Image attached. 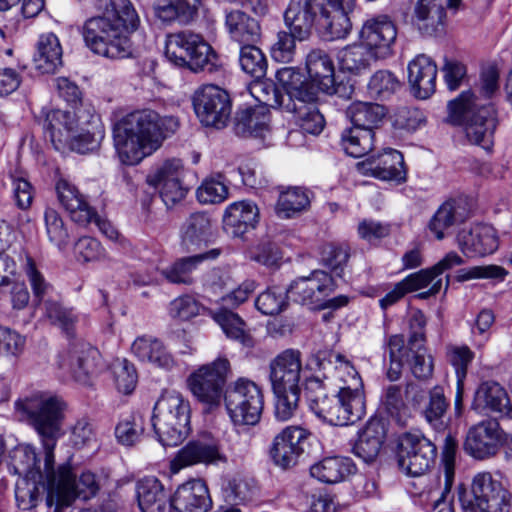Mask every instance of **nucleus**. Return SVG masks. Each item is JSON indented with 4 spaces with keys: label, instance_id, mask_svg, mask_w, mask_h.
Masks as SVG:
<instances>
[{
    "label": "nucleus",
    "instance_id": "nucleus-39",
    "mask_svg": "<svg viewBox=\"0 0 512 512\" xmlns=\"http://www.w3.org/2000/svg\"><path fill=\"white\" fill-rule=\"evenodd\" d=\"M212 319L221 327L227 338L241 343L245 347H253L254 340L247 331L245 321L234 311L223 305L209 311Z\"/></svg>",
    "mask_w": 512,
    "mask_h": 512
},
{
    "label": "nucleus",
    "instance_id": "nucleus-33",
    "mask_svg": "<svg viewBox=\"0 0 512 512\" xmlns=\"http://www.w3.org/2000/svg\"><path fill=\"white\" fill-rule=\"evenodd\" d=\"M386 432L382 420L370 419L359 433V437L353 446L354 454L364 462H373L381 450Z\"/></svg>",
    "mask_w": 512,
    "mask_h": 512
},
{
    "label": "nucleus",
    "instance_id": "nucleus-24",
    "mask_svg": "<svg viewBox=\"0 0 512 512\" xmlns=\"http://www.w3.org/2000/svg\"><path fill=\"white\" fill-rule=\"evenodd\" d=\"M461 251L468 257H484L498 248V238L490 225L477 224L462 229L457 236Z\"/></svg>",
    "mask_w": 512,
    "mask_h": 512
},
{
    "label": "nucleus",
    "instance_id": "nucleus-58",
    "mask_svg": "<svg viewBox=\"0 0 512 512\" xmlns=\"http://www.w3.org/2000/svg\"><path fill=\"white\" fill-rule=\"evenodd\" d=\"M45 449V447L43 446ZM15 461H19L16 470L19 474L24 475L30 480L38 479V482L46 481L45 465L43 469L40 467V461L34 448L27 446L17 450L14 454Z\"/></svg>",
    "mask_w": 512,
    "mask_h": 512
},
{
    "label": "nucleus",
    "instance_id": "nucleus-57",
    "mask_svg": "<svg viewBox=\"0 0 512 512\" xmlns=\"http://www.w3.org/2000/svg\"><path fill=\"white\" fill-rule=\"evenodd\" d=\"M400 87L401 83L398 78L388 70L375 72L367 85L370 96L380 100L390 98Z\"/></svg>",
    "mask_w": 512,
    "mask_h": 512
},
{
    "label": "nucleus",
    "instance_id": "nucleus-41",
    "mask_svg": "<svg viewBox=\"0 0 512 512\" xmlns=\"http://www.w3.org/2000/svg\"><path fill=\"white\" fill-rule=\"evenodd\" d=\"M306 69L311 80L310 86L317 89H328L332 87V80L335 76L334 63L331 57L322 49L310 51L306 57Z\"/></svg>",
    "mask_w": 512,
    "mask_h": 512
},
{
    "label": "nucleus",
    "instance_id": "nucleus-6",
    "mask_svg": "<svg viewBox=\"0 0 512 512\" xmlns=\"http://www.w3.org/2000/svg\"><path fill=\"white\" fill-rule=\"evenodd\" d=\"M151 422L163 446H177L190 432V405L180 393L166 392L155 403Z\"/></svg>",
    "mask_w": 512,
    "mask_h": 512
},
{
    "label": "nucleus",
    "instance_id": "nucleus-9",
    "mask_svg": "<svg viewBox=\"0 0 512 512\" xmlns=\"http://www.w3.org/2000/svg\"><path fill=\"white\" fill-rule=\"evenodd\" d=\"M228 414L235 424L255 425L260 421L264 407L261 388L252 380L239 378L224 391Z\"/></svg>",
    "mask_w": 512,
    "mask_h": 512
},
{
    "label": "nucleus",
    "instance_id": "nucleus-40",
    "mask_svg": "<svg viewBox=\"0 0 512 512\" xmlns=\"http://www.w3.org/2000/svg\"><path fill=\"white\" fill-rule=\"evenodd\" d=\"M355 465L348 457H325L310 467L313 478L326 484H336L344 481L353 473Z\"/></svg>",
    "mask_w": 512,
    "mask_h": 512
},
{
    "label": "nucleus",
    "instance_id": "nucleus-43",
    "mask_svg": "<svg viewBox=\"0 0 512 512\" xmlns=\"http://www.w3.org/2000/svg\"><path fill=\"white\" fill-rule=\"evenodd\" d=\"M450 401L443 386L436 385L428 391L427 401L421 414L425 421L436 431H444L447 427V412Z\"/></svg>",
    "mask_w": 512,
    "mask_h": 512
},
{
    "label": "nucleus",
    "instance_id": "nucleus-5",
    "mask_svg": "<svg viewBox=\"0 0 512 512\" xmlns=\"http://www.w3.org/2000/svg\"><path fill=\"white\" fill-rule=\"evenodd\" d=\"M301 371L302 353L298 349H286L269 363V379L277 398L275 414L282 421L288 420L298 406Z\"/></svg>",
    "mask_w": 512,
    "mask_h": 512
},
{
    "label": "nucleus",
    "instance_id": "nucleus-11",
    "mask_svg": "<svg viewBox=\"0 0 512 512\" xmlns=\"http://www.w3.org/2000/svg\"><path fill=\"white\" fill-rule=\"evenodd\" d=\"M436 455V445L421 434L405 433L399 438L397 463L408 476L424 475L433 466Z\"/></svg>",
    "mask_w": 512,
    "mask_h": 512
},
{
    "label": "nucleus",
    "instance_id": "nucleus-42",
    "mask_svg": "<svg viewBox=\"0 0 512 512\" xmlns=\"http://www.w3.org/2000/svg\"><path fill=\"white\" fill-rule=\"evenodd\" d=\"M474 403L478 408L487 409L502 416H509L512 412V405L505 389L493 381L483 382L478 387Z\"/></svg>",
    "mask_w": 512,
    "mask_h": 512
},
{
    "label": "nucleus",
    "instance_id": "nucleus-14",
    "mask_svg": "<svg viewBox=\"0 0 512 512\" xmlns=\"http://www.w3.org/2000/svg\"><path fill=\"white\" fill-rule=\"evenodd\" d=\"M322 421L333 426L354 424L365 415L364 396L351 395L339 390L327 396L313 412Z\"/></svg>",
    "mask_w": 512,
    "mask_h": 512
},
{
    "label": "nucleus",
    "instance_id": "nucleus-35",
    "mask_svg": "<svg viewBox=\"0 0 512 512\" xmlns=\"http://www.w3.org/2000/svg\"><path fill=\"white\" fill-rule=\"evenodd\" d=\"M200 4L201 0H156L153 10L163 23L178 22L186 25L197 17Z\"/></svg>",
    "mask_w": 512,
    "mask_h": 512
},
{
    "label": "nucleus",
    "instance_id": "nucleus-23",
    "mask_svg": "<svg viewBox=\"0 0 512 512\" xmlns=\"http://www.w3.org/2000/svg\"><path fill=\"white\" fill-rule=\"evenodd\" d=\"M170 507L176 512H208L212 500L207 485L200 479L179 485L170 497Z\"/></svg>",
    "mask_w": 512,
    "mask_h": 512
},
{
    "label": "nucleus",
    "instance_id": "nucleus-30",
    "mask_svg": "<svg viewBox=\"0 0 512 512\" xmlns=\"http://www.w3.org/2000/svg\"><path fill=\"white\" fill-rule=\"evenodd\" d=\"M446 10L440 0H418L414 7L413 25L423 36H437L444 29Z\"/></svg>",
    "mask_w": 512,
    "mask_h": 512
},
{
    "label": "nucleus",
    "instance_id": "nucleus-16",
    "mask_svg": "<svg viewBox=\"0 0 512 512\" xmlns=\"http://www.w3.org/2000/svg\"><path fill=\"white\" fill-rule=\"evenodd\" d=\"M426 323V317L421 310H417L412 314L409 320L410 336L408 344L405 346L406 359L409 360V356L411 355V372L420 380L428 379L433 373L432 358L426 355L425 348Z\"/></svg>",
    "mask_w": 512,
    "mask_h": 512
},
{
    "label": "nucleus",
    "instance_id": "nucleus-64",
    "mask_svg": "<svg viewBox=\"0 0 512 512\" xmlns=\"http://www.w3.org/2000/svg\"><path fill=\"white\" fill-rule=\"evenodd\" d=\"M183 165L179 159H170L165 161L153 173L147 176V182L153 187L163 185V183H171L172 181L182 180Z\"/></svg>",
    "mask_w": 512,
    "mask_h": 512
},
{
    "label": "nucleus",
    "instance_id": "nucleus-38",
    "mask_svg": "<svg viewBox=\"0 0 512 512\" xmlns=\"http://www.w3.org/2000/svg\"><path fill=\"white\" fill-rule=\"evenodd\" d=\"M276 79L284 88L289 103L297 100L299 103L317 100V89L304 80L303 74L293 67H283L276 72Z\"/></svg>",
    "mask_w": 512,
    "mask_h": 512
},
{
    "label": "nucleus",
    "instance_id": "nucleus-31",
    "mask_svg": "<svg viewBox=\"0 0 512 512\" xmlns=\"http://www.w3.org/2000/svg\"><path fill=\"white\" fill-rule=\"evenodd\" d=\"M78 126L75 112L60 109L50 110L46 114L44 129L57 151L64 152L68 141Z\"/></svg>",
    "mask_w": 512,
    "mask_h": 512
},
{
    "label": "nucleus",
    "instance_id": "nucleus-36",
    "mask_svg": "<svg viewBox=\"0 0 512 512\" xmlns=\"http://www.w3.org/2000/svg\"><path fill=\"white\" fill-rule=\"evenodd\" d=\"M222 250L213 248L205 253L183 257L161 271L163 277L172 284L191 285L194 282L192 276L194 270L204 260H214L220 256Z\"/></svg>",
    "mask_w": 512,
    "mask_h": 512
},
{
    "label": "nucleus",
    "instance_id": "nucleus-34",
    "mask_svg": "<svg viewBox=\"0 0 512 512\" xmlns=\"http://www.w3.org/2000/svg\"><path fill=\"white\" fill-rule=\"evenodd\" d=\"M225 27L230 38L241 46L256 43L261 35L259 22L239 9L226 11Z\"/></svg>",
    "mask_w": 512,
    "mask_h": 512
},
{
    "label": "nucleus",
    "instance_id": "nucleus-17",
    "mask_svg": "<svg viewBox=\"0 0 512 512\" xmlns=\"http://www.w3.org/2000/svg\"><path fill=\"white\" fill-rule=\"evenodd\" d=\"M397 29L387 15H377L367 19L360 30L359 38L374 55L375 59H385L392 54Z\"/></svg>",
    "mask_w": 512,
    "mask_h": 512
},
{
    "label": "nucleus",
    "instance_id": "nucleus-8",
    "mask_svg": "<svg viewBox=\"0 0 512 512\" xmlns=\"http://www.w3.org/2000/svg\"><path fill=\"white\" fill-rule=\"evenodd\" d=\"M458 499L463 512H510L512 506L510 492L489 472L476 474L469 489L459 486Z\"/></svg>",
    "mask_w": 512,
    "mask_h": 512
},
{
    "label": "nucleus",
    "instance_id": "nucleus-61",
    "mask_svg": "<svg viewBox=\"0 0 512 512\" xmlns=\"http://www.w3.org/2000/svg\"><path fill=\"white\" fill-rule=\"evenodd\" d=\"M386 351L389 355L387 377L390 381H397L402 374L403 360L406 359L404 336L401 334L390 336L386 343Z\"/></svg>",
    "mask_w": 512,
    "mask_h": 512
},
{
    "label": "nucleus",
    "instance_id": "nucleus-47",
    "mask_svg": "<svg viewBox=\"0 0 512 512\" xmlns=\"http://www.w3.org/2000/svg\"><path fill=\"white\" fill-rule=\"evenodd\" d=\"M105 130L99 122L98 117L92 116L87 127L77 126L73 137L68 141L66 150H71L79 154H87L99 149L101 141L104 139Z\"/></svg>",
    "mask_w": 512,
    "mask_h": 512
},
{
    "label": "nucleus",
    "instance_id": "nucleus-10",
    "mask_svg": "<svg viewBox=\"0 0 512 512\" xmlns=\"http://www.w3.org/2000/svg\"><path fill=\"white\" fill-rule=\"evenodd\" d=\"M230 372V363L226 358H218L212 363L202 365L187 379V385L193 396L208 409L216 408L224 399V385Z\"/></svg>",
    "mask_w": 512,
    "mask_h": 512
},
{
    "label": "nucleus",
    "instance_id": "nucleus-49",
    "mask_svg": "<svg viewBox=\"0 0 512 512\" xmlns=\"http://www.w3.org/2000/svg\"><path fill=\"white\" fill-rule=\"evenodd\" d=\"M385 114L386 109L384 106L362 101L351 103L346 110V115L350 119L352 126L372 130V132L378 128Z\"/></svg>",
    "mask_w": 512,
    "mask_h": 512
},
{
    "label": "nucleus",
    "instance_id": "nucleus-56",
    "mask_svg": "<svg viewBox=\"0 0 512 512\" xmlns=\"http://www.w3.org/2000/svg\"><path fill=\"white\" fill-rule=\"evenodd\" d=\"M144 416L140 412L124 415L115 428V436L119 443L132 446L144 433Z\"/></svg>",
    "mask_w": 512,
    "mask_h": 512
},
{
    "label": "nucleus",
    "instance_id": "nucleus-59",
    "mask_svg": "<svg viewBox=\"0 0 512 512\" xmlns=\"http://www.w3.org/2000/svg\"><path fill=\"white\" fill-rule=\"evenodd\" d=\"M46 315L55 326L62 329L67 335H72L76 324L78 323V315L73 309L64 307L61 303L54 300H45Z\"/></svg>",
    "mask_w": 512,
    "mask_h": 512
},
{
    "label": "nucleus",
    "instance_id": "nucleus-25",
    "mask_svg": "<svg viewBox=\"0 0 512 512\" xmlns=\"http://www.w3.org/2000/svg\"><path fill=\"white\" fill-rule=\"evenodd\" d=\"M318 28L327 40L343 39L352 29V23L343 6V0H324Z\"/></svg>",
    "mask_w": 512,
    "mask_h": 512
},
{
    "label": "nucleus",
    "instance_id": "nucleus-2",
    "mask_svg": "<svg viewBox=\"0 0 512 512\" xmlns=\"http://www.w3.org/2000/svg\"><path fill=\"white\" fill-rule=\"evenodd\" d=\"M102 14L88 18L81 34L85 45L95 54L123 59L131 54L130 34L139 25V17L130 0H97Z\"/></svg>",
    "mask_w": 512,
    "mask_h": 512
},
{
    "label": "nucleus",
    "instance_id": "nucleus-20",
    "mask_svg": "<svg viewBox=\"0 0 512 512\" xmlns=\"http://www.w3.org/2000/svg\"><path fill=\"white\" fill-rule=\"evenodd\" d=\"M314 359L319 370L335 371L336 377L344 384L339 390L351 395L357 393L358 396H364L361 377L345 356L332 350H321L315 354ZM323 376L326 378V373Z\"/></svg>",
    "mask_w": 512,
    "mask_h": 512
},
{
    "label": "nucleus",
    "instance_id": "nucleus-28",
    "mask_svg": "<svg viewBox=\"0 0 512 512\" xmlns=\"http://www.w3.org/2000/svg\"><path fill=\"white\" fill-rule=\"evenodd\" d=\"M259 221V209L252 201L230 204L223 217L225 231L233 237H242L253 230Z\"/></svg>",
    "mask_w": 512,
    "mask_h": 512
},
{
    "label": "nucleus",
    "instance_id": "nucleus-7",
    "mask_svg": "<svg viewBox=\"0 0 512 512\" xmlns=\"http://www.w3.org/2000/svg\"><path fill=\"white\" fill-rule=\"evenodd\" d=\"M165 56L175 66L187 68L194 73L212 72L217 60L212 46L201 34L191 30L168 34Z\"/></svg>",
    "mask_w": 512,
    "mask_h": 512
},
{
    "label": "nucleus",
    "instance_id": "nucleus-3",
    "mask_svg": "<svg viewBox=\"0 0 512 512\" xmlns=\"http://www.w3.org/2000/svg\"><path fill=\"white\" fill-rule=\"evenodd\" d=\"M179 128L173 116L151 109L136 110L119 121L113 130L114 145L123 164L135 165L151 155Z\"/></svg>",
    "mask_w": 512,
    "mask_h": 512
},
{
    "label": "nucleus",
    "instance_id": "nucleus-22",
    "mask_svg": "<svg viewBox=\"0 0 512 512\" xmlns=\"http://www.w3.org/2000/svg\"><path fill=\"white\" fill-rule=\"evenodd\" d=\"M470 217L467 202L462 198H450L435 211L427 224V229L437 240H443L450 230Z\"/></svg>",
    "mask_w": 512,
    "mask_h": 512
},
{
    "label": "nucleus",
    "instance_id": "nucleus-32",
    "mask_svg": "<svg viewBox=\"0 0 512 512\" xmlns=\"http://www.w3.org/2000/svg\"><path fill=\"white\" fill-rule=\"evenodd\" d=\"M437 66L426 55H418L408 65V80L416 97L426 99L436 89Z\"/></svg>",
    "mask_w": 512,
    "mask_h": 512
},
{
    "label": "nucleus",
    "instance_id": "nucleus-1",
    "mask_svg": "<svg viewBox=\"0 0 512 512\" xmlns=\"http://www.w3.org/2000/svg\"><path fill=\"white\" fill-rule=\"evenodd\" d=\"M65 408L66 404L61 398L41 392L19 398L14 403L16 417L31 425L44 444L47 501L51 506L55 499L58 508L70 506L76 498L88 500L99 489L91 472H83L77 479L69 465L63 464L57 469L54 467V448L60 436Z\"/></svg>",
    "mask_w": 512,
    "mask_h": 512
},
{
    "label": "nucleus",
    "instance_id": "nucleus-62",
    "mask_svg": "<svg viewBox=\"0 0 512 512\" xmlns=\"http://www.w3.org/2000/svg\"><path fill=\"white\" fill-rule=\"evenodd\" d=\"M287 293L277 287L268 288L255 301L256 308L264 315H276L287 307Z\"/></svg>",
    "mask_w": 512,
    "mask_h": 512
},
{
    "label": "nucleus",
    "instance_id": "nucleus-50",
    "mask_svg": "<svg viewBox=\"0 0 512 512\" xmlns=\"http://www.w3.org/2000/svg\"><path fill=\"white\" fill-rule=\"evenodd\" d=\"M310 206L308 190L293 186L282 190L276 204V214L280 218L289 219L300 215Z\"/></svg>",
    "mask_w": 512,
    "mask_h": 512
},
{
    "label": "nucleus",
    "instance_id": "nucleus-55",
    "mask_svg": "<svg viewBox=\"0 0 512 512\" xmlns=\"http://www.w3.org/2000/svg\"><path fill=\"white\" fill-rule=\"evenodd\" d=\"M250 94L260 104L258 107L280 108L284 104V95L276 87V85L269 80L254 79L248 87Z\"/></svg>",
    "mask_w": 512,
    "mask_h": 512
},
{
    "label": "nucleus",
    "instance_id": "nucleus-29",
    "mask_svg": "<svg viewBox=\"0 0 512 512\" xmlns=\"http://www.w3.org/2000/svg\"><path fill=\"white\" fill-rule=\"evenodd\" d=\"M367 166L373 177L383 181L402 184L407 179L404 157L401 152L394 149H386L383 153L372 156Z\"/></svg>",
    "mask_w": 512,
    "mask_h": 512
},
{
    "label": "nucleus",
    "instance_id": "nucleus-21",
    "mask_svg": "<svg viewBox=\"0 0 512 512\" xmlns=\"http://www.w3.org/2000/svg\"><path fill=\"white\" fill-rule=\"evenodd\" d=\"M307 432L300 427H287L273 439L269 450L273 463L282 468L294 467L304 452Z\"/></svg>",
    "mask_w": 512,
    "mask_h": 512
},
{
    "label": "nucleus",
    "instance_id": "nucleus-52",
    "mask_svg": "<svg viewBox=\"0 0 512 512\" xmlns=\"http://www.w3.org/2000/svg\"><path fill=\"white\" fill-rule=\"evenodd\" d=\"M374 135L375 132H372V130L352 126L342 132L341 145L346 154L359 158L372 151Z\"/></svg>",
    "mask_w": 512,
    "mask_h": 512
},
{
    "label": "nucleus",
    "instance_id": "nucleus-53",
    "mask_svg": "<svg viewBox=\"0 0 512 512\" xmlns=\"http://www.w3.org/2000/svg\"><path fill=\"white\" fill-rule=\"evenodd\" d=\"M239 64L242 71L254 79L264 78L268 68L265 54L255 43L245 44L240 47Z\"/></svg>",
    "mask_w": 512,
    "mask_h": 512
},
{
    "label": "nucleus",
    "instance_id": "nucleus-54",
    "mask_svg": "<svg viewBox=\"0 0 512 512\" xmlns=\"http://www.w3.org/2000/svg\"><path fill=\"white\" fill-rule=\"evenodd\" d=\"M314 102L299 103V105L294 102L292 106L288 103L287 110L297 114L299 126L304 133L317 135L323 130L325 119Z\"/></svg>",
    "mask_w": 512,
    "mask_h": 512
},
{
    "label": "nucleus",
    "instance_id": "nucleus-60",
    "mask_svg": "<svg viewBox=\"0 0 512 512\" xmlns=\"http://www.w3.org/2000/svg\"><path fill=\"white\" fill-rule=\"evenodd\" d=\"M228 192L223 175L218 174L215 177L206 178L198 187L196 196L202 204H217L228 197Z\"/></svg>",
    "mask_w": 512,
    "mask_h": 512
},
{
    "label": "nucleus",
    "instance_id": "nucleus-44",
    "mask_svg": "<svg viewBox=\"0 0 512 512\" xmlns=\"http://www.w3.org/2000/svg\"><path fill=\"white\" fill-rule=\"evenodd\" d=\"M270 113L265 107H248L239 111L235 118L234 131L241 137H261L268 130Z\"/></svg>",
    "mask_w": 512,
    "mask_h": 512
},
{
    "label": "nucleus",
    "instance_id": "nucleus-46",
    "mask_svg": "<svg viewBox=\"0 0 512 512\" xmlns=\"http://www.w3.org/2000/svg\"><path fill=\"white\" fill-rule=\"evenodd\" d=\"M138 506L142 512H164L170 498L165 493L164 486L155 477H146L138 482Z\"/></svg>",
    "mask_w": 512,
    "mask_h": 512
},
{
    "label": "nucleus",
    "instance_id": "nucleus-12",
    "mask_svg": "<svg viewBox=\"0 0 512 512\" xmlns=\"http://www.w3.org/2000/svg\"><path fill=\"white\" fill-rule=\"evenodd\" d=\"M195 113L205 126L223 128L231 116L232 102L229 93L213 84L198 88L192 97Z\"/></svg>",
    "mask_w": 512,
    "mask_h": 512
},
{
    "label": "nucleus",
    "instance_id": "nucleus-37",
    "mask_svg": "<svg viewBox=\"0 0 512 512\" xmlns=\"http://www.w3.org/2000/svg\"><path fill=\"white\" fill-rule=\"evenodd\" d=\"M213 237L212 223L204 212L192 213L182 226L181 245L187 252L196 251Z\"/></svg>",
    "mask_w": 512,
    "mask_h": 512
},
{
    "label": "nucleus",
    "instance_id": "nucleus-51",
    "mask_svg": "<svg viewBox=\"0 0 512 512\" xmlns=\"http://www.w3.org/2000/svg\"><path fill=\"white\" fill-rule=\"evenodd\" d=\"M337 59L341 70L354 74L369 68L371 61L376 60L372 52L361 42L342 48L337 54Z\"/></svg>",
    "mask_w": 512,
    "mask_h": 512
},
{
    "label": "nucleus",
    "instance_id": "nucleus-4",
    "mask_svg": "<svg viewBox=\"0 0 512 512\" xmlns=\"http://www.w3.org/2000/svg\"><path fill=\"white\" fill-rule=\"evenodd\" d=\"M448 110L451 122L464 126L470 143L491 150L498 125L497 111L492 102L482 103L474 92L464 91L448 103Z\"/></svg>",
    "mask_w": 512,
    "mask_h": 512
},
{
    "label": "nucleus",
    "instance_id": "nucleus-19",
    "mask_svg": "<svg viewBox=\"0 0 512 512\" xmlns=\"http://www.w3.org/2000/svg\"><path fill=\"white\" fill-rule=\"evenodd\" d=\"M324 0H290L284 13L286 26L298 41L308 40L318 27Z\"/></svg>",
    "mask_w": 512,
    "mask_h": 512
},
{
    "label": "nucleus",
    "instance_id": "nucleus-27",
    "mask_svg": "<svg viewBox=\"0 0 512 512\" xmlns=\"http://www.w3.org/2000/svg\"><path fill=\"white\" fill-rule=\"evenodd\" d=\"M55 190L59 203L70 214L73 221L81 225L92 222L95 211L75 185L65 179H59Z\"/></svg>",
    "mask_w": 512,
    "mask_h": 512
},
{
    "label": "nucleus",
    "instance_id": "nucleus-13",
    "mask_svg": "<svg viewBox=\"0 0 512 512\" xmlns=\"http://www.w3.org/2000/svg\"><path fill=\"white\" fill-rule=\"evenodd\" d=\"M336 282L328 272L313 270L308 276L294 279L286 289L287 296L293 302L306 306L310 310H321L325 297L336 289Z\"/></svg>",
    "mask_w": 512,
    "mask_h": 512
},
{
    "label": "nucleus",
    "instance_id": "nucleus-48",
    "mask_svg": "<svg viewBox=\"0 0 512 512\" xmlns=\"http://www.w3.org/2000/svg\"><path fill=\"white\" fill-rule=\"evenodd\" d=\"M34 63L42 73H54L62 65V47L53 33L40 36Z\"/></svg>",
    "mask_w": 512,
    "mask_h": 512
},
{
    "label": "nucleus",
    "instance_id": "nucleus-26",
    "mask_svg": "<svg viewBox=\"0 0 512 512\" xmlns=\"http://www.w3.org/2000/svg\"><path fill=\"white\" fill-rule=\"evenodd\" d=\"M223 459L218 442L215 439L204 437L189 441L180 449L172 461V467L179 470L197 463H213Z\"/></svg>",
    "mask_w": 512,
    "mask_h": 512
},
{
    "label": "nucleus",
    "instance_id": "nucleus-45",
    "mask_svg": "<svg viewBox=\"0 0 512 512\" xmlns=\"http://www.w3.org/2000/svg\"><path fill=\"white\" fill-rule=\"evenodd\" d=\"M134 355L142 362L152 363L160 368L171 369L174 365L172 355L157 338L138 337L131 347Z\"/></svg>",
    "mask_w": 512,
    "mask_h": 512
},
{
    "label": "nucleus",
    "instance_id": "nucleus-15",
    "mask_svg": "<svg viewBox=\"0 0 512 512\" xmlns=\"http://www.w3.org/2000/svg\"><path fill=\"white\" fill-rule=\"evenodd\" d=\"M100 353L86 343H76L58 355L57 366L69 372L75 381L88 385L99 371Z\"/></svg>",
    "mask_w": 512,
    "mask_h": 512
},
{
    "label": "nucleus",
    "instance_id": "nucleus-18",
    "mask_svg": "<svg viewBox=\"0 0 512 512\" xmlns=\"http://www.w3.org/2000/svg\"><path fill=\"white\" fill-rule=\"evenodd\" d=\"M503 442V431L496 420L482 421L471 427L464 441V450L478 460L496 455Z\"/></svg>",
    "mask_w": 512,
    "mask_h": 512
},
{
    "label": "nucleus",
    "instance_id": "nucleus-63",
    "mask_svg": "<svg viewBox=\"0 0 512 512\" xmlns=\"http://www.w3.org/2000/svg\"><path fill=\"white\" fill-rule=\"evenodd\" d=\"M44 220L49 241L58 248L65 247L69 241V232L58 211L47 208L44 213Z\"/></svg>",
    "mask_w": 512,
    "mask_h": 512
}]
</instances>
